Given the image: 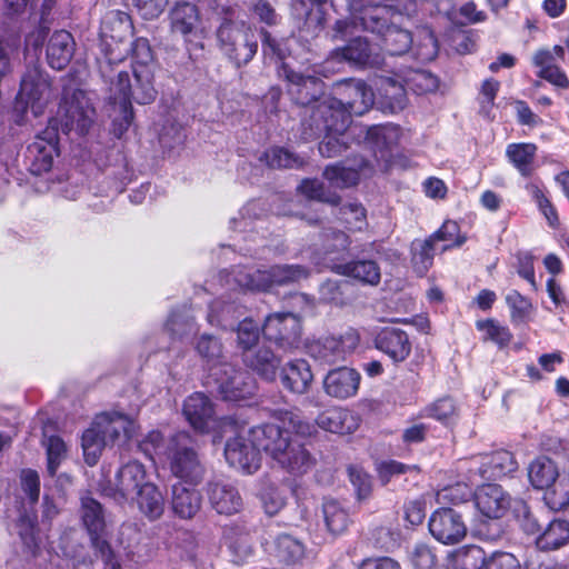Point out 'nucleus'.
<instances>
[{
    "mask_svg": "<svg viewBox=\"0 0 569 569\" xmlns=\"http://www.w3.org/2000/svg\"><path fill=\"white\" fill-rule=\"evenodd\" d=\"M132 77L124 70H117L111 64L109 76L103 77L110 82V100L118 106L120 117L113 120V132L117 138L129 129L133 121L132 102L138 104L152 103L157 98L153 84L156 62L149 41L138 38L131 46ZM119 63H117L118 66Z\"/></svg>",
    "mask_w": 569,
    "mask_h": 569,
    "instance_id": "nucleus-1",
    "label": "nucleus"
},
{
    "mask_svg": "<svg viewBox=\"0 0 569 569\" xmlns=\"http://www.w3.org/2000/svg\"><path fill=\"white\" fill-rule=\"evenodd\" d=\"M317 431L316 425L305 420L299 413H281L280 425L263 423L256 426L252 437L273 461L288 472L300 476L307 473L315 465V458L302 442L291 435L307 438Z\"/></svg>",
    "mask_w": 569,
    "mask_h": 569,
    "instance_id": "nucleus-2",
    "label": "nucleus"
},
{
    "mask_svg": "<svg viewBox=\"0 0 569 569\" xmlns=\"http://www.w3.org/2000/svg\"><path fill=\"white\" fill-rule=\"evenodd\" d=\"M416 10L413 0L400 7L392 4L370 3L360 10V13L352 17V20H337L335 23L333 38L342 39L358 24L362 29L377 34L381 38L383 49L390 56H401L411 49L413 39L411 33L403 28L398 27L403 17H411Z\"/></svg>",
    "mask_w": 569,
    "mask_h": 569,
    "instance_id": "nucleus-3",
    "label": "nucleus"
},
{
    "mask_svg": "<svg viewBox=\"0 0 569 569\" xmlns=\"http://www.w3.org/2000/svg\"><path fill=\"white\" fill-rule=\"evenodd\" d=\"M336 93L340 98L326 97L318 103V112L332 113L321 128H330L338 132L350 126L351 116H362L375 102L372 89L360 79H346L336 84Z\"/></svg>",
    "mask_w": 569,
    "mask_h": 569,
    "instance_id": "nucleus-4",
    "label": "nucleus"
},
{
    "mask_svg": "<svg viewBox=\"0 0 569 569\" xmlns=\"http://www.w3.org/2000/svg\"><path fill=\"white\" fill-rule=\"evenodd\" d=\"M439 80L423 69L398 66L392 76H379L377 83L381 106L391 113L403 110L408 104L407 90L416 94H427L438 89Z\"/></svg>",
    "mask_w": 569,
    "mask_h": 569,
    "instance_id": "nucleus-5",
    "label": "nucleus"
},
{
    "mask_svg": "<svg viewBox=\"0 0 569 569\" xmlns=\"http://www.w3.org/2000/svg\"><path fill=\"white\" fill-rule=\"evenodd\" d=\"M137 431V425L128 415L104 411L96 416L91 427L82 435V449L89 466L97 463L106 446H123Z\"/></svg>",
    "mask_w": 569,
    "mask_h": 569,
    "instance_id": "nucleus-6",
    "label": "nucleus"
},
{
    "mask_svg": "<svg viewBox=\"0 0 569 569\" xmlns=\"http://www.w3.org/2000/svg\"><path fill=\"white\" fill-rule=\"evenodd\" d=\"M307 277V269L298 264L273 266L268 270L237 267L227 274V283L242 291H266Z\"/></svg>",
    "mask_w": 569,
    "mask_h": 569,
    "instance_id": "nucleus-7",
    "label": "nucleus"
},
{
    "mask_svg": "<svg viewBox=\"0 0 569 569\" xmlns=\"http://www.w3.org/2000/svg\"><path fill=\"white\" fill-rule=\"evenodd\" d=\"M217 47L236 67L248 64L258 51L252 26L242 20L224 18L216 31Z\"/></svg>",
    "mask_w": 569,
    "mask_h": 569,
    "instance_id": "nucleus-8",
    "label": "nucleus"
},
{
    "mask_svg": "<svg viewBox=\"0 0 569 569\" xmlns=\"http://www.w3.org/2000/svg\"><path fill=\"white\" fill-rule=\"evenodd\" d=\"M194 349L209 368V376L204 387L209 391H239L236 382L237 371L227 362L223 345L219 338L210 335H201L194 345Z\"/></svg>",
    "mask_w": 569,
    "mask_h": 569,
    "instance_id": "nucleus-9",
    "label": "nucleus"
},
{
    "mask_svg": "<svg viewBox=\"0 0 569 569\" xmlns=\"http://www.w3.org/2000/svg\"><path fill=\"white\" fill-rule=\"evenodd\" d=\"M132 22L130 16L120 10H111L104 14L100 27L101 51L103 61L100 62L102 77L109 76L111 64L123 61L128 48L121 49L124 40L132 36Z\"/></svg>",
    "mask_w": 569,
    "mask_h": 569,
    "instance_id": "nucleus-10",
    "label": "nucleus"
},
{
    "mask_svg": "<svg viewBox=\"0 0 569 569\" xmlns=\"http://www.w3.org/2000/svg\"><path fill=\"white\" fill-rule=\"evenodd\" d=\"M163 456L171 473L193 487L204 476V467L193 447V440L186 431L174 433L168 441Z\"/></svg>",
    "mask_w": 569,
    "mask_h": 569,
    "instance_id": "nucleus-11",
    "label": "nucleus"
},
{
    "mask_svg": "<svg viewBox=\"0 0 569 569\" xmlns=\"http://www.w3.org/2000/svg\"><path fill=\"white\" fill-rule=\"evenodd\" d=\"M327 120H332V113L318 112V107L315 108L309 119H303L301 122V136L303 140L317 139L325 134L322 141L319 143V152L327 158L340 156L349 148L350 140H357L360 143L359 132H352L355 126L338 132L330 128H321V124Z\"/></svg>",
    "mask_w": 569,
    "mask_h": 569,
    "instance_id": "nucleus-12",
    "label": "nucleus"
},
{
    "mask_svg": "<svg viewBox=\"0 0 569 569\" xmlns=\"http://www.w3.org/2000/svg\"><path fill=\"white\" fill-rule=\"evenodd\" d=\"M96 110L87 92L80 89L64 88L58 109L62 131L88 132L94 121Z\"/></svg>",
    "mask_w": 569,
    "mask_h": 569,
    "instance_id": "nucleus-13",
    "label": "nucleus"
},
{
    "mask_svg": "<svg viewBox=\"0 0 569 569\" xmlns=\"http://www.w3.org/2000/svg\"><path fill=\"white\" fill-rule=\"evenodd\" d=\"M256 427H252L248 431V437H244L242 432L238 430V426L236 425V429L231 431L230 429H224L218 431L217 435L213 436V443L220 441L226 435L234 433L233 438H230L226 442L224 447V457L227 462L248 475L256 472L260 467V451H263L262 447L256 443L252 437V430Z\"/></svg>",
    "mask_w": 569,
    "mask_h": 569,
    "instance_id": "nucleus-14",
    "label": "nucleus"
},
{
    "mask_svg": "<svg viewBox=\"0 0 569 569\" xmlns=\"http://www.w3.org/2000/svg\"><path fill=\"white\" fill-rule=\"evenodd\" d=\"M51 98L52 90L48 76L39 67L33 66L27 69L21 79L14 110L26 113L30 109L34 117H39Z\"/></svg>",
    "mask_w": 569,
    "mask_h": 569,
    "instance_id": "nucleus-15",
    "label": "nucleus"
},
{
    "mask_svg": "<svg viewBox=\"0 0 569 569\" xmlns=\"http://www.w3.org/2000/svg\"><path fill=\"white\" fill-rule=\"evenodd\" d=\"M182 412L190 426L198 432L213 436L220 430L236 429V421L230 417L217 419L213 405L206 393H191L183 402Z\"/></svg>",
    "mask_w": 569,
    "mask_h": 569,
    "instance_id": "nucleus-16",
    "label": "nucleus"
},
{
    "mask_svg": "<svg viewBox=\"0 0 569 569\" xmlns=\"http://www.w3.org/2000/svg\"><path fill=\"white\" fill-rule=\"evenodd\" d=\"M359 343V336L353 329L347 330L340 336L326 335L308 341L307 353L315 360L332 365L346 359Z\"/></svg>",
    "mask_w": 569,
    "mask_h": 569,
    "instance_id": "nucleus-17",
    "label": "nucleus"
},
{
    "mask_svg": "<svg viewBox=\"0 0 569 569\" xmlns=\"http://www.w3.org/2000/svg\"><path fill=\"white\" fill-rule=\"evenodd\" d=\"M518 469V462L513 455L507 450H498L485 453L471 460L469 480L472 486H478V479L493 481L509 476Z\"/></svg>",
    "mask_w": 569,
    "mask_h": 569,
    "instance_id": "nucleus-18",
    "label": "nucleus"
},
{
    "mask_svg": "<svg viewBox=\"0 0 569 569\" xmlns=\"http://www.w3.org/2000/svg\"><path fill=\"white\" fill-rule=\"evenodd\" d=\"M262 333L269 341H273L284 351L300 346L301 320L293 312H278L267 317Z\"/></svg>",
    "mask_w": 569,
    "mask_h": 569,
    "instance_id": "nucleus-19",
    "label": "nucleus"
},
{
    "mask_svg": "<svg viewBox=\"0 0 569 569\" xmlns=\"http://www.w3.org/2000/svg\"><path fill=\"white\" fill-rule=\"evenodd\" d=\"M80 517L96 551L109 555L110 545L104 536L110 520L102 505L90 496L81 497Z\"/></svg>",
    "mask_w": 569,
    "mask_h": 569,
    "instance_id": "nucleus-20",
    "label": "nucleus"
},
{
    "mask_svg": "<svg viewBox=\"0 0 569 569\" xmlns=\"http://www.w3.org/2000/svg\"><path fill=\"white\" fill-rule=\"evenodd\" d=\"M283 77L289 82L288 92L292 100L297 104L307 107V112L311 116L318 103L327 97L322 94L323 82L313 76L295 72L288 69L286 64H283Z\"/></svg>",
    "mask_w": 569,
    "mask_h": 569,
    "instance_id": "nucleus-21",
    "label": "nucleus"
},
{
    "mask_svg": "<svg viewBox=\"0 0 569 569\" xmlns=\"http://www.w3.org/2000/svg\"><path fill=\"white\" fill-rule=\"evenodd\" d=\"M528 477L531 485L540 490H545L543 501L551 510H560L562 507H555L549 499L559 491V483L568 480V470L563 475L559 473L556 463L548 457H538L528 469Z\"/></svg>",
    "mask_w": 569,
    "mask_h": 569,
    "instance_id": "nucleus-22",
    "label": "nucleus"
},
{
    "mask_svg": "<svg viewBox=\"0 0 569 569\" xmlns=\"http://www.w3.org/2000/svg\"><path fill=\"white\" fill-rule=\"evenodd\" d=\"M27 154L30 160V171L33 174L48 172L52 168L54 157L58 156L57 127L50 124L38 133L28 146Z\"/></svg>",
    "mask_w": 569,
    "mask_h": 569,
    "instance_id": "nucleus-23",
    "label": "nucleus"
},
{
    "mask_svg": "<svg viewBox=\"0 0 569 569\" xmlns=\"http://www.w3.org/2000/svg\"><path fill=\"white\" fill-rule=\"evenodd\" d=\"M429 531L443 545L460 542L467 535V526L459 512L451 508H439L429 519Z\"/></svg>",
    "mask_w": 569,
    "mask_h": 569,
    "instance_id": "nucleus-24",
    "label": "nucleus"
},
{
    "mask_svg": "<svg viewBox=\"0 0 569 569\" xmlns=\"http://www.w3.org/2000/svg\"><path fill=\"white\" fill-rule=\"evenodd\" d=\"M208 501L219 515L232 516L243 507L238 488L226 479L210 480L206 486Z\"/></svg>",
    "mask_w": 569,
    "mask_h": 569,
    "instance_id": "nucleus-25",
    "label": "nucleus"
},
{
    "mask_svg": "<svg viewBox=\"0 0 569 569\" xmlns=\"http://www.w3.org/2000/svg\"><path fill=\"white\" fill-rule=\"evenodd\" d=\"M151 481L144 466L138 460L123 463L116 473L114 493L116 500L129 501L144 485Z\"/></svg>",
    "mask_w": 569,
    "mask_h": 569,
    "instance_id": "nucleus-26",
    "label": "nucleus"
},
{
    "mask_svg": "<svg viewBox=\"0 0 569 569\" xmlns=\"http://www.w3.org/2000/svg\"><path fill=\"white\" fill-rule=\"evenodd\" d=\"M263 548L270 561L283 566L299 565L306 556L303 542L288 533L272 537L263 543Z\"/></svg>",
    "mask_w": 569,
    "mask_h": 569,
    "instance_id": "nucleus-27",
    "label": "nucleus"
},
{
    "mask_svg": "<svg viewBox=\"0 0 569 569\" xmlns=\"http://www.w3.org/2000/svg\"><path fill=\"white\" fill-rule=\"evenodd\" d=\"M336 60L347 61L357 67H377L383 61L376 48L361 37H357L350 40L346 47L335 50L327 63Z\"/></svg>",
    "mask_w": 569,
    "mask_h": 569,
    "instance_id": "nucleus-28",
    "label": "nucleus"
},
{
    "mask_svg": "<svg viewBox=\"0 0 569 569\" xmlns=\"http://www.w3.org/2000/svg\"><path fill=\"white\" fill-rule=\"evenodd\" d=\"M478 479V490L475 495V503L482 516L491 520L500 519L510 507V498L502 488L495 483H483L480 486Z\"/></svg>",
    "mask_w": 569,
    "mask_h": 569,
    "instance_id": "nucleus-29",
    "label": "nucleus"
},
{
    "mask_svg": "<svg viewBox=\"0 0 569 569\" xmlns=\"http://www.w3.org/2000/svg\"><path fill=\"white\" fill-rule=\"evenodd\" d=\"M359 132V138L363 143H366L373 151H379L381 153V158L386 157L385 151L391 150L396 147L402 136V130L397 124H386V126H373V127H363V126H355L352 132Z\"/></svg>",
    "mask_w": 569,
    "mask_h": 569,
    "instance_id": "nucleus-30",
    "label": "nucleus"
},
{
    "mask_svg": "<svg viewBox=\"0 0 569 569\" xmlns=\"http://www.w3.org/2000/svg\"><path fill=\"white\" fill-rule=\"evenodd\" d=\"M375 345L395 362L405 361L411 352V342L407 332L395 327L381 329L375 338Z\"/></svg>",
    "mask_w": 569,
    "mask_h": 569,
    "instance_id": "nucleus-31",
    "label": "nucleus"
},
{
    "mask_svg": "<svg viewBox=\"0 0 569 569\" xmlns=\"http://www.w3.org/2000/svg\"><path fill=\"white\" fill-rule=\"evenodd\" d=\"M316 422L318 427L326 431L338 435H350L358 429L360 417L347 409L330 408L320 413Z\"/></svg>",
    "mask_w": 569,
    "mask_h": 569,
    "instance_id": "nucleus-32",
    "label": "nucleus"
},
{
    "mask_svg": "<svg viewBox=\"0 0 569 569\" xmlns=\"http://www.w3.org/2000/svg\"><path fill=\"white\" fill-rule=\"evenodd\" d=\"M74 40L66 30L56 31L49 39L47 46V60L49 66L56 70H62L71 61L74 53Z\"/></svg>",
    "mask_w": 569,
    "mask_h": 569,
    "instance_id": "nucleus-33",
    "label": "nucleus"
},
{
    "mask_svg": "<svg viewBox=\"0 0 569 569\" xmlns=\"http://www.w3.org/2000/svg\"><path fill=\"white\" fill-rule=\"evenodd\" d=\"M171 507L176 516L181 519H191L201 507V495L186 482H177L171 488Z\"/></svg>",
    "mask_w": 569,
    "mask_h": 569,
    "instance_id": "nucleus-34",
    "label": "nucleus"
},
{
    "mask_svg": "<svg viewBox=\"0 0 569 569\" xmlns=\"http://www.w3.org/2000/svg\"><path fill=\"white\" fill-rule=\"evenodd\" d=\"M128 502L136 503L139 511L151 521L159 519L163 515L166 503L162 492L152 481L147 483V486L144 485Z\"/></svg>",
    "mask_w": 569,
    "mask_h": 569,
    "instance_id": "nucleus-35",
    "label": "nucleus"
},
{
    "mask_svg": "<svg viewBox=\"0 0 569 569\" xmlns=\"http://www.w3.org/2000/svg\"><path fill=\"white\" fill-rule=\"evenodd\" d=\"M322 518L326 530L332 536L343 535L352 523L349 510L335 499H325L322 503Z\"/></svg>",
    "mask_w": 569,
    "mask_h": 569,
    "instance_id": "nucleus-36",
    "label": "nucleus"
},
{
    "mask_svg": "<svg viewBox=\"0 0 569 569\" xmlns=\"http://www.w3.org/2000/svg\"><path fill=\"white\" fill-rule=\"evenodd\" d=\"M369 167V162L360 158L353 166L332 164L325 169L326 179L336 188H348L358 183L360 174Z\"/></svg>",
    "mask_w": 569,
    "mask_h": 569,
    "instance_id": "nucleus-37",
    "label": "nucleus"
},
{
    "mask_svg": "<svg viewBox=\"0 0 569 569\" xmlns=\"http://www.w3.org/2000/svg\"><path fill=\"white\" fill-rule=\"evenodd\" d=\"M537 146L533 143H510L506 157L522 177H530L536 169Z\"/></svg>",
    "mask_w": 569,
    "mask_h": 569,
    "instance_id": "nucleus-38",
    "label": "nucleus"
},
{
    "mask_svg": "<svg viewBox=\"0 0 569 569\" xmlns=\"http://www.w3.org/2000/svg\"><path fill=\"white\" fill-rule=\"evenodd\" d=\"M223 541L230 552L231 561L236 565L247 562L253 555L249 535L241 531L239 528H226Z\"/></svg>",
    "mask_w": 569,
    "mask_h": 569,
    "instance_id": "nucleus-39",
    "label": "nucleus"
},
{
    "mask_svg": "<svg viewBox=\"0 0 569 569\" xmlns=\"http://www.w3.org/2000/svg\"><path fill=\"white\" fill-rule=\"evenodd\" d=\"M282 385L290 391H306L312 380L313 375L306 360L298 359L290 361L282 370Z\"/></svg>",
    "mask_w": 569,
    "mask_h": 569,
    "instance_id": "nucleus-40",
    "label": "nucleus"
},
{
    "mask_svg": "<svg viewBox=\"0 0 569 569\" xmlns=\"http://www.w3.org/2000/svg\"><path fill=\"white\" fill-rule=\"evenodd\" d=\"M332 270L339 274L352 277L363 283L376 286L380 281V268L372 260H359L343 264H333Z\"/></svg>",
    "mask_w": 569,
    "mask_h": 569,
    "instance_id": "nucleus-41",
    "label": "nucleus"
},
{
    "mask_svg": "<svg viewBox=\"0 0 569 569\" xmlns=\"http://www.w3.org/2000/svg\"><path fill=\"white\" fill-rule=\"evenodd\" d=\"M170 22L173 32L182 36L190 34L199 22V12L194 4L178 2L170 11Z\"/></svg>",
    "mask_w": 569,
    "mask_h": 569,
    "instance_id": "nucleus-42",
    "label": "nucleus"
},
{
    "mask_svg": "<svg viewBox=\"0 0 569 569\" xmlns=\"http://www.w3.org/2000/svg\"><path fill=\"white\" fill-rule=\"evenodd\" d=\"M569 541V526L566 521L555 519L536 538V545L540 550H556Z\"/></svg>",
    "mask_w": 569,
    "mask_h": 569,
    "instance_id": "nucleus-43",
    "label": "nucleus"
},
{
    "mask_svg": "<svg viewBox=\"0 0 569 569\" xmlns=\"http://www.w3.org/2000/svg\"><path fill=\"white\" fill-rule=\"evenodd\" d=\"M244 363L266 378H272L277 368L280 365L279 358L266 347L259 348L256 351L251 349L243 352Z\"/></svg>",
    "mask_w": 569,
    "mask_h": 569,
    "instance_id": "nucleus-44",
    "label": "nucleus"
},
{
    "mask_svg": "<svg viewBox=\"0 0 569 569\" xmlns=\"http://www.w3.org/2000/svg\"><path fill=\"white\" fill-rule=\"evenodd\" d=\"M166 330L177 339H182L198 331L196 319L190 309L173 310L167 319Z\"/></svg>",
    "mask_w": 569,
    "mask_h": 569,
    "instance_id": "nucleus-45",
    "label": "nucleus"
},
{
    "mask_svg": "<svg viewBox=\"0 0 569 569\" xmlns=\"http://www.w3.org/2000/svg\"><path fill=\"white\" fill-rule=\"evenodd\" d=\"M359 382L360 373L347 367L330 371L323 381L326 391H357Z\"/></svg>",
    "mask_w": 569,
    "mask_h": 569,
    "instance_id": "nucleus-46",
    "label": "nucleus"
},
{
    "mask_svg": "<svg viewBox=\"0 0 569 569\" xmlns=\"http://www.w3.org/2000/svg\"><path fill=\"white\" fill-rule=\"evenodd\" d=\"M455 569H486L487 555L476 545L458 548L451 555Z\"/></svg>",
    "mask_w": 569,
    "mask_h": 569,
    "instance_id": "nucleus-47",
    "label": "nucleus"
},
{
    "mask_svg": "<svg viewBox=\"0 0 569 569\" xmlns=\"http://www.w3.org/2000/svg\"><path fill=\"white\" fill-rule=\"evenodd\" d=\"M267 515H277L286 505V493L274 482L266 479L260 482L258 492Z\"/></svg>",
    "mask_w": 569,
    "mask_h": 569,
    "instance_id": "nucleus-48",
    "label": "nucleus"
},
{
    "mask_svg": "<svg viewBox=\"0 0 569 569\" xmlns=\"http://www.w3.org/2000/svg\"><path fill=\"white\" fill-rule=\"evenodd\" d=\"M439 248L428 238L411 243L412 264L419 276H423L432 266L433 256Z\"/></svg>",
    "mask_w": 569,
    "mask_h": 569,
    "instance_id": "nucleus-49",
    "label": "nucleus"
},
{
    "mask_svg": "<svg viewBox=\"0 0 569 569\" xmlns=\"http://www.w3.org/2000/svg\"><path fill=\"white\" fill-rule=\"evenodd\" d=\"M240 307L233 302H226L222 299L214 300L209 306L207 320L209 325L228 329L232 327V321L238 317Z\"/></svg>",
    "mask_w": 569,
    "mask_h": 569,
    "instance_id": "nucleus-50",
    "label": "nucleus"
},
{
    "mask_svg": "<svg viewBox=\"0 0 569 569\" xmlns=\"http://www.w3.org/2000/svg\"><path fill=\"white\" fill-rule=\"evenodd\" d=\"M259 161L272 169H298L303 164V160L300 157L281 147H274L264 151L259 157Z\"/></svg>",
    "mask_w": 569,
    "mask_h": 569,
    "instance_id": "nucleus-51",
    "label": "nucleus"
},
{
    "mask_svg": "<svg viewBox=\"0 0 569 569\" xmlns=\"http://www.w3.org/2000/svg\"><path fill=\"white\" fill-rule=\"evenodd\" d=\"M339 220L350 231H362L367 228V211L360 202H348L339 208Z\"/></svg>",
    "mask_w": 569,
    "mask_h": 569,
    "instance_id": "nucleus-52",
    "label": "nucleus"
},
{
    "mask_svg": "<svg viewBox=\"0 0 569 569\" xmlns=\"http://www.w3.org/2000/svg\"><path fill=\"white\" fill-rule=\"evenodd\" d=\"M413 53L422 62L432 61L439 51L438 40L429 27H422L417 34V42L412 44Z\"/></svg>",
    "mask_w": 569,
    "mask_h": 569,
    "instance_id": "nucleus-53",
    "label": "nucleus"
},
{
    "mask_svg": "<svg viewBox=\"0 0 569 569\" xmlns=\"http://www.w3.org/2000/svg\"><path fill=\"white\" fill-rule=\"evenodd\" d=\"M476 328L483 333V340H490L499 348L508 346L512 339L509 328L495 319L478 320Z\"/></svg>",
    "mask_w": 569,
    "mask_h": 569,
    "instance_id": "nucleus-54",
    "label": "nucleus"
},
{
    "mask_svg": "<svg viewBox=\"0 0 569 569\" xmlns=\"http://www.w3.org/2000/svg\"><path fill=\"white\" fill-rule=\"evenodd\" d=\"M472 496L473 490L471 486L457 482L438 490L436 500L440 505H459L468 501Z\"/></svg>",
    "mask_w": 569,
    "mask_h": 569,
    "instance_id": "nucleus-55",
    "label": "nucleus"
},
{
    "mask_svg": "<svg viewBox=\"0 0 569 569\" xmlns=\"http://www.w3.org/2000/svg\"><path fill=\"white\" fill-rule=\"evenodd\" d=\"M435 244L439 241L445 242L440 248L441 251H446L452 247H460L466 238L459 234V226L457 222L448 220L443 222L441 228L429 237Z\"/></svg>",
    "mask_w": 569,
    "mask_h": 569,
    "instance_id": "nucleus-56",
    "label": "nucleus"
},
{
    "mask_svg": "<svg viewBox=\"0 0 569 569\" xmlns=\"http://www.w3.org/2000/svg\"><path fill=\"white\" fill-rule=\"evenodd\" d=\"M298 191L308 199L338 204L340 198L335 193H327L323 182L318 179H305L298 187Z\"/></svg>",
    "mask_w": 569,
    "mask_h": 569,
    "instance_id": "nucleus-57",
    "label": "nucleus"
},
{
    "mask_svg": "<svg viewBox=\"0 0 569 569\" xmlns=\"http://www.w3.org/2000/svg\"><path fill=\"white\" fill-rule=\"evenodd\" d=\"M47 449V471L50 476H54L61 461L66 457L67 447L63 440L58 436H51L46 439Z\"/></svg>",
    "mask_w": 569,
    "mask_h": 569,
    "instance_id": "nucleus-58",
    "label": "nucleus"
},
{
    "mask_svg": "<svg viewBox=\"0 0 569 569\" xmlns=\"http://www.w3.org/2000/svg\"><path fill=\"white\" fill-rule=\"evenodd\" d=\"M506 303L511 310V321L519 323L526 320L531 310V302L517 290H511L506 296Z\"/></svg>",
    "mask_w": 569,
    "mask_h": 569,
    "instance_id": "nucleus-59",
    "label": "nucleus"
},
{
    "mask_svg": "<svg viewBox=\"0 0 569 569\" xmlns=\"http://www.w3.org/2000/svg\"><path fill=\"white\" fill-rule=\"evenodd\" d=\"M261 36H262V52L264 57L267 58H276L277 60L281 61V71L280 76H283V64L288 66L284 62L286 57L288 56V42H280L277 41L271 37V34L266 31L264 29H261ZM289 69V67H287Z\"/></svg>",
    "mask_w": 569,
    "mask_h": 569,
    "instance_id": "nucleus-60",
    "label": "nucleus"
},
{
    "mask_svg": "<svg viewBox=\"0 0 569 569\" xmlns=\"http://www.w3.org/2000/svg\"><path fill=\"white\" fill-rule=\"evenodd\" d=\"M513 510L525 532L528 535H537L541 532L542 527L538 517L531 511L525 501H516Z\"/></svg>",
    "mask_w": 569,
    "mask_h": 569,
    "instance_id": "nucleus-61",
    "label": "nucleus"
},
{
    "mask_svg": "<svg viewBox=\"0 0 569 569\" xmlns=\"http://www.w3.org/2000/svg\"><path fill=\"white\" fill-rule=\"evenodd\" d=\"M455 405L450 397H442L423 410L422 417H431L443 425H449L455 415Z\"/></svg>",
    "mask_w": 569,
    "mask_h": 569,
    "instance_id": "nucleus-62",
    "label": "nucleus"
},
{
    "mask_svg": "<svg viewBox=\"0 0 569 569\" xmlns=\"http://www.w3.org/2000/svg\"><path fill=\"white\" fill-rule=\"evenodd\" d=\"M260 330L251 319H244L237 328L238 346L246 352L251 349L259 339Z\"/></svg>",
    "mask_w": 569,
    "mask_h": 569,
    "instance_id": "nucleus-63",
    "label": "nucleus"
},
{
    "mask_svg": "<svg viewBox=\"0 0 569 569\" xmlns=\"http://www.w3.org/2000/svg\"><path fill=\"white\" fill-rule=\"evenodd\" d=\"M348 475L358 499H366L371 492L370 476L359 466H349Z\"/></svg>",
    "mask_w": 569,
    "mask_h": 569,
    "instance_id": "nucleus-64",
    "label": "nucleus"
}]
</instances>
